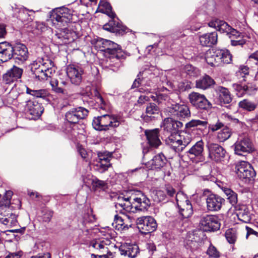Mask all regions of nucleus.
<instances>
[{
	"label": "nucleus",
	"instance_id": "obj_5",
	"mask_svg": "<svg viewBox=\"0 0 258 258\" xmlns=\"http://www.w3.org/2000/svg\"><path fill=\"white\" fill-rule=\"evenodd\" d=\"M205 59L212 67L218 66L223 63H230L232 55L227 49H212L206 52Z\"/></svg>",
	"mask_w": 258,
	"mask_h": 258
},
{
	"label": "nucleus",
	"instance_id": "obj_42",
	"mask_svg": "<svg viewBox=\"0 0 258 258\" xmlns=\"http://www.w3.org/2000/svg\"><path fill=\"white\" fill-rule=\"evenodd\" d=\"M231 136L230 129L226 125L218 133L217 139L220 142H224Z\"/></svg>",
	"mask_w": 258,
	"mask_h": 258
},
{
	"label": "nucleus",
	"instance_id": "obj_16",
	"mask_svg": "<svg viewBox=\"0 0 258 258\" xmlns=\"http://www.w3.org/2000/svg\"><path fill=\"white\" fill-rule=\"evenodd\" d=\"M25 109L27 113L32 116V119L39 118L44 111V108L41 103L36 100H31L26 101Z\"/></svg>",
	"mask_w": 258,
	"mask_h": 258
},
{
	"label": "nucleus",
	"instance_id": "obj_26",
	"mask_svg": "<svg viewBox=\"0 0 258 258\" xmlns=\"http://www.w3.org/2000/svg\"><path fill=\"white\" fill-rule=\"evenodd\" d=\"M148 144L151 147L157 148L161 144V141L159 139V129L146 130L145 131Z\"/></svg>",
	"mask_w": 258,
	"mask_h": 258
},
{
	"label": "nucleus",
	"instance_id": "obj_50",
	"mask_svg": "<svg viewBox=\"0 0 258 258\" xmlns=\"http://www.w3.org/2000/svg\"><path fill=\"white\" fill-rule=\"evenodd\" d=\"M110 40L104 39L101 38H98L96 40V44L101 49V50L104 51L106 50L107 45H109Z\"/></svg>",
	"mask_w": 258,
	"mask_h": 258
},
{
	"label": "nucleus",
	"instance_id": "obj_6",
	"mask_svg": "<svg viewBox=\"0 0 258 258\" xmlns=\"http://www.w3.org/2000/svg\"><path fill=\"white\" fill-rule=\"evenodd\" d=\"M8 53L10 56H8V60L13 59L16 63L22 64L29 57V52L28 48L25 44L20 42H17L12 44L9 43Z\"/></svg>",
	"mask_w": 258,
	"mask_h": 258
},
{
	"label": "nucleus",
	"instance_id": "obj_14",
	"mask_svg": "<svg viewBox=\"0 0 258 258\" xmlns=\"http://www.w3.org/2000/svg\"><path fill=\"white\" fill-rule=\"evenodd\" d=\"M168 111L171 114L180 120L188 118L190 116V111L188 106L184 104H180L173 101L168 107Z\"/></svg>",
	"mask_w": 258,
	"mask_h": 258
},
{
	"label": "nucleus",
	"instance_id": "obj_34",
	"mask_svg": "<svg viewBox=\"0 0 258 258\" xmlns=\"http://www.w3.org/2000/svg\"><path fill=\"white\" fill-rule=\"evenodd\" d=\"M50 85L52 88V90L57 93L60 97L66 98L68 97V91L64 89L62 86L58 85V81L55 79H52L50 82Z\"/></svg>",
	"mask_w": 258,
	"mask_h": 258
},
{
	"label": "nucleus",
	"instance_id": "obj_43",
	"mask_svg": "<svg viewBox=\"0 0 258 258\" xmlns=\"http://www.w3.org/2000/svg\"><path fill=\"white\" fill-rule=\"evenodd\" d=\"M9 42L6 41L0 42V60L2 62H6L8 60V56H10L8 53V45Z\"/></svg>",
	"mask_w": 258,
	"mask_h": 258
},
{
	"label": "nucleus",
	"instance_id": "obj_19",
	"mask_svg": "<svg viewBox=\"0 0 258 258\" xmlns=\"http://www.w3.org/2000/svg\"><path fill=\"white\" fill-rule=\"evenodd\" d=\"M214 90L217 96L216 101L217 104L226 106V105L229 104L232 101L230 93L226 88L217 86L214 87Z\"/></svg>",
	"mask_w": 258,
	"mask_h": 258
},
{
	"label": "nucleus",
	"instance_id": "obj_31",
	"mask_svg": "<svg viewBox=\"0 0 258 258\" xmlns=\"http://www.w3.org/2000/svg\"><path fill=\"white\" fill-rule=\"evenodd\" d=\"M215 83V81L209 75H205L196 81V87L203 90L210 88Z\"/></svg>",
	"mask_w": 258,
	"mask_h": 258
},
{
	"label": "nucleus",
	"instance_id": "obj_36",
	"mask_svg": "<svg viewBox=\"0 0 258 258\" xmlns=\"http://www.w3.org/2000/svg\"><path fill=\"white\" fill-rule=\"evenodd\" d=\"M99 6L103 8L100 9L101 13L106 14L111 18L115 17L116 15L112 11V7L108 2L106 0H100Z\"/></svg>",
	"mask_w": 258,
	"mask_h": 258
},
{
	"label": "nucleus",
	"instance_id": "obj_51",
	"mask_svg": "<svg viewBox=\"0 0 258 258\" xmlns=\"http://www.w3.org/2000/svg\"><path fill=\"white\" fill-rule=\"evenodd\" d=\"M42 62H41L40 61L39 62L36 60L34 61L32 63L30 64V71L29 72H35L40 68H44V66L47 64V62H43L44 60L42 59Z\"/></svg>",
	"mask_w": 258,
	"mask_h": 258
},
{
	"label": "nucleus",
	"instance_id": "obj_12",
	"mask_svg": "<svg viewBox=\"0 0 258 258\" xmlns=\"http://www.w3.org/2000/svg\"><path fill=\"white\" fill-rule=\"evenodd\" d=\"M189 102L196 108L208 111L212 109V104L205 95L198 92H191L188 96Z\"/></svg>",
	"mask_w": 258,
	"mask_h": 258
},
{
	"label": "nucleus",
	"instance_id": "obj_35",
	"mask_svg": "<svg viewBox=\"0 0 258 258\" xmlns=\"http://www.w3.org/2000/svg\"><path fill=\"white\" fill-rule=\"evenodd\" d=\"M28 73L31 79L35 81H42L47 79L48 74H47V72H44V68H40L35 72Z\"/></svg>",
	"mask_w": 258,
	"mask_h": 258
},
{
	"label": "nucleus",
	"instance_id": "obj_13",
	"mask_svg": "<svg viewBox=\"0 0 258 258\" xmlns=\"http://www.w3.org/2000/svg\"><path fill=\"white\" fill-rule=\"evenodd\" d=\"M209 26L214 28L222 33H225L229 38H238L239 36L240 32L232 28L227 23L223 20L218 19L210 21Z\"/></svg>",
	"mask_w": 258,
	"mask_h": 258
},
{
	"label": "nucleus",
	"instance_id": "obj_32",
	"mask_svg": "<svg viewBox=\"0 0 258 258\" xmlns=\"http://www.w3.org/2000/svg\"><path fill=\"white\" fill-rule=\"evenodd\" d=\"M92 188L95 192H107L109 184L107 181L101 180L97 178H92L91 181Z\"/></svg>",
	"mask_w": 258,
	"mask_h": 258
},
{
	"label": "nucleus",
	"instance_id": "obj_37",
	"mask_svg": "<svg viewBox=\"0 0 258 258\" xmlns=\"http://www.w3.org/2000/svg\"><path fill=\"white\" fill-rule=\"evenodd\" d=\"M240 108L247 111H253L257 107V104L248 99H244L238 103Z\"/></svg>",
	"mask_w": 258,
	"mask_h": 258
},
{
	"label": "nucleus",
	"instance_id": "obj_48",
	"mask_svg": "<svg viewBox=\"0 0 258 258\" xmlns=\"http://www.w3.org/2000/svg\"><path fill=\"white\" fill-rule=\"evenodd\" d=\"M13 195H4L3 198L0 200V207H10L11 204V200Z\"/></svg>",
	"mask_w": 258,
	"mask_h": 258
},
{
	"label": "nucleus",
	"instance_id": "obj_3",
	"mask_svg": "<svg viewBox=\"0 0 258 258\" xmlns=\"http://www.w3.org/2000/svg\"><path fill=\"white\" fill-rule=\"evenodd\" d=\"M208 122L206 120L192 119L185 124L184 130H182L178 135L182 141V144L185 150L192 141L190 132L195 130L202 131L206 128Z\"/></svg>",
	"mask_w": 258,
	"mask_h": 258
},
{
	"label": "nucleus",
	"instance_id": "obj_11",
	"mask_svg": "<svg viewBox=\"0 0 258 258\" xmlns=\"http://www.w3.org/2000/svg\"><path fill=\"white\" fill-rule=\"evenodd\" d=\"M208 151V158L216 163H221L224 161L227 154L226 150L217 143H208L206 145Z\"/></svg>",
	"mask_w": 258,
	"mask_h": 258
},
{
	"label": "nucleus",
	"instance_id": "obj_39",
	"mask_svg": "<svg viewBox=\"0 0 258 258\" xmlns=\"http://www.w3.org/2000/svg\"><path fill=\"white\" fill-rule=\"evenodd\" d=\"M177 207L179 210V213L183 219L190 217L193 214L192 205H184L182 208L177 203Z\"/></svg>",
	"mask_w": 258,
	"mask_h": 258
},
{
	"label": "nucleus",
	"instance_id": "obj_27",
	"mask_svg": "<svg viewBox=\"0 0 258 258\" xmlns=\"http://www.w3.org/2000/svg\"><path fill=\"white\" fill-rule=\"evenodd\" d=\"M224 201L225 200L218 195H209L207 198L208 210L211 211L219 210Z\"/></svg>",
	"mask_w": 258,
	"mask_h": 258
},
{
	"label": "nucleus",
	"instance_id": "obj_56",
	"mask_svg": "<svg viewBox=\"0 0 258 258\" xmlns=\"http://www.w3.org/2000/svg\"><path fill=\"white\" fill-rule=\"evenodd\" d=\"M148 217L149 216H143L139 217L137 219L136 224L137 225V227L141 233V232H142V231L141 230V227L143 226V225H145V222L147 221V219H148Z\"/></svg>",
	"mask_w": 258,
	"mask_h": 258
},
{
	"label": "nucleus",
	"instance_id": "obj_24",
	"mask_svg": "<svg viewBox=\"0 0 258 258\" xmlns=\"http://www.w3.org/2000/svg\"><path fill=\"white\" fill-rule=\"evenodd\" d=\"M166 145L176 153H180L185 149L178 135H170L165 140Z\"/></svg>",
	"mask_w": 258,
	"mask_h": 258
},
{
	"label": "nucleus",
	"instance_id": "obj_49",
	"mask_svg": "<svg viewBox=\"0 0 258 258\" xmlns=\"http://www.w3.org/2000/svg\"><path fill=\"white\" fill-rule=\"evenodd\" d=\"M126 192H138L141 194H144V188L139 184H131L128 186L127 188L124 190Z\"/></svg>",
	"mask_w": 258,
	"mask_h": 258
},
{
	"label": "nucleus",
	"instance_id": "obj_23",
	"mask_svg": "<svg viewBox=\"0 0 258 258\" xmlns=\"http://www.w3.org/2000/svg\"><path fill=\"white\" fill-rule=\"evenodd\" d=\"M167 160L165 156L160 153L155 155L153 158L146 164L147 168L151 170H159L163 168L166 164Z\"/></svg>",
	"mask_w": 258,
	"mask_h": 258
},
{
	"label": "nucleus",
	"instance_id": "obj_38",
	"mask_svg": "<svg viewBox=\"0 0 258 258\" xmlns=\"http://www.w3.org/2000/svg\"><path fill=\"white\" fill-rule=\"evenodd\" d=\"M142 197L143 198H136L134 199V201L139 204L141 211H146L151 205L150 201L146 195H142Z\"/></svg>",
	"mask_w": 258,
	"mask_h": 258
},
{
	"label": "nucleus",
	"instance_id": "obj_46",
	"mask_svg": "<svg viewBox=\"0 0 258 258\" xmlns=\"http://www.w3.org/2000/svg\"><path fill=\"white\" fill-rule=\"evenodd\" d=\"M127 256L131 258H135L136 257L137 254L139 253L140 251L139 246L137 244H132L129 243H127Z\"/></svg>",
	"mask_w": 258,
	"mask_h": 258
},
{
	"label": "nucleus",
	"instance_id": "obj_17",
	"mask_svg": "<svg viewBox=\"0 0 258 258\" xmlns=\"http://www.w3.org/2000/svg\"><path fill=\"white\" fill-rule=\"evenodd\" d=\"M23 70L16 66L9 69L3 75V81L6 84H11L18 81L22 77Z\"/></svg>",
	"mask_w": 258,
	"mask_h": 258
},
{
	"label": "nucleus",
	"instance_id": "obj_30",
	"mask_svg": "<svg viewBox=\"0 0 258 258\" xmlns=\"http://www.w3.org/2000/svg\"><path fill=\"white\" fill-rule=\"evenodd\" d=\"M160 113L159 107L154 103H150L146 107V115H142L143 119L149 122L154 119L155 115H158Z\"/></svg>",
	"mask_w": 258,
	"mask_h": 258
},
{
	"label": "nucleus",
	"instance_id": "obj_64",
	"mask_svg": "<svg viewBox=\"0 0 258 258\" xmlns=\"http://www.w3.org/2000/svg\"><path fill=\"white\" fill-rule=\"evenodd\" d=\"M226 196H229L227 199L233 206L237 203V195H226Z\"/></svg>",
	"mask_w": 258,
	"mask_h": 258
},
{
	"label": "nucleus",
	"instance_id": "obj_61",
	"mask_svg": "<svg viewBox=\"0 0 258 258\" xmlns=\"http://www.w3.org/2000/svg\"><path fill=\"white\" fill-rule=\"evenodd\" d=\"M25 230H26V227H23L20 229L7 230L3 232L4 233H6L7 235H9V234L7 233L8 232H11V233H20L21 235H22L25 233Z\"/></svg>",
	"mask_w": 258,
	"mask_h": 258
},
{
	"label": "nucleus",
	"instance_id": "obj_22",
	"mask_svg": "<svg viewBox=\"0 0 258 258\" xmlns=\"http://www.w3.org/2000/svg\"><path fill=\"white\" fill-rule=\"evenodd\" d=\"M245 83L246 84H243V83L232 84V88L236 95L239 97H242L245 94L251 95L253 91L256 90L255 85H253L251 83Z\"/></svg>",
	"mask_w": 258,
	"mask_h": 258
},
{
	"label": "nucleus",
	"instance_id": "obj_10",
	"mask_svg": "<svg viewBox=\"0 0 258 258\" xmlns=\"http://www.w3.org/2000/svg\"><path fill=\"white\" fill-rule=\"evenodd\" d=\"M199 224L205 232H214L220 229L221 224L218 217L212 215H203L200 217Z\"/></svg>",
	"mask_w": 258,
	"mask_h": 258
},
{
	"label": "nucleus",
	"instance_id": "obj_60",
	"mask_svg": "<svg viewBox=\"0 0 258 258\" xmlns=\"http://www.w3.org/2000/svg\"><path fill=\"white\" fill-rule=\"evenodd\" d=\"M201 178L203 179L204 181H210L211 182H212L214 184H216L218 185L219 187H220V185L216 183L217 179L213 175H212L211 174H209L207 175H204L201 177Z\"/></svg>",
	"mask_w": 258,
	"mask_h": 258
},
{
	"label": "nucleus",
	"instance_id": "obj_25",
	"mask_svg": "<svg viewBox=\"0 0 258 258\" xmlns=\"http://www.w3.org/2000/svg\"><path fill=\"white\" fill-rule=\"evenodd\" d=\"M115 17L111 18L108 23L105 24L103 28L109 32L116 33L119 35H123L127 31V28L122 25L117 19V21L114 20Z\"/></svg>",
	"mask_w": 258,
	"mask_h": 258
},
{
	"label": "nucleus",
	"instance_id": "obj_4",
	"mask_svg": "<svg viewBox=\"0 0 258 258\" xmlns=\"http://www.w3.org/2000/svg\"><path fill=\"white\" fill-rule=\"evenodd\" d=\"M105 52L109 54V59L107 61L111 69L113 71H116L122 66V60L125 58L121 47L110 40Z\"/></svg>",
	"mask_w": 258,
	"mask_h": 258
},
{
	"label": "nucleus",
	"instance_id": "obj_18",
	"mask_svg": "<svg viewBox=\"0 0 258 258\" xmlns=\"http://www.w3.org/2000/svg\"><path fill=\"white\" fill-rule=\"evenodd\" d=\"M204 152V143L203 140H201L195 143L189 149L185 150L184 156L192 160L196 158L201 159L203 157Z\"/></svg>",
	"mask_w": 258,
	"mask_h": 258
},
{
	"label": "nucleus",
	"instance_id": "obj_54",
	"mask_svg": "<svg viewBox=\"0 0 258 258\" xmlns=\"http://www.w3.org/2000/svg\"><path fill=\"white\" fill-rule=\"evenodd\" d=\"M225 126L223 123L218 120L215 124H210L209 125V128L212 132H214L220 129L222 130Z\"/></svg>",
	"mask_w": 258,
	"mask_h": 258
},
{
	"label": "nucleus",
	"instance_id": "obj_28",
	"mask_svg": "<svg viewBox=\"0 0 258 258\" xmlns=\"http://www.w3.org/2000/svg\"><path fill=\"white\" fill-rule=\"evenodd\" d=\"M235 76L239 80V83L248 82L251 83L253 80V75L250 74L249 69L247 66L244 64L240 65L238 70L235 73Z\"/></svg>",
	"mask_w": 258,
	"mask_h": 258
},
{
	"label": "nucleus",
	"instance_id": "obj_8",
	"mask_svg": "<svg viewBox=\"0 0 258 258\" xmlns=\"http://www.w3.org/2000/svg\"><path fill=\"white\" fill-rule=\"evenodd\" d=\"M235 171L238 177L244 183H249L254 180L256 172L247 162H239L236 165Z\"/></svg>",
	"mask_w": 258,
	"mask_h": 258
},
{
	"label": "nucleus",
	"instance_id": "obj_45",
	"mask_svg": "<svg viewBox=\"0 0 258 258\" xmlns=\"http://www.w3.org/2000/svg\"><path fill=\"white\" fill-rule=\"evenodd\" d=\"M246 63L251 67L255 65L258 70V50L251 53L246 61Z\"/></svg>",
	"mask_w": 258,
	"mask_h": 258
},
{
	"label": "nucleus",
	"instance_id": "obj_52",
	"mask_svg": "<svg viewBox=\"0 0 258 258\" xmlns=\"http://www.w3.org/2000/svg\"><path fill=\"white\" fill-rule=\"evenodd\" d=\"M43 215L42 216L43 222L48 223L50 221L53 215V211L50 210H44L42 211Z\"/></svg>",
	"mask_w": 258,
	"mask_h": 258
},
{
	"label": "nucleus",
	"instance_id": "obj_20",
	"mask_svg": "<svg viewBox=\"0 0 258 258\" xmlns=\"http://www.w3.org/2000/svg\"><path fill=\"white\" fill-rule=\"evenodd\" d=\"M158 74V70L153 66H151L149 68H145L142 72V85L148 87H154V82L153 79L156 78Z\"/></svg>",
	"mask_w": 258,
	"mask_h": 258
},
{
	"label": "nucleus",
	"instance_id": "obj_47",
	"mask_svg": "<svg viewBox=\"0 0 258 258\" xmlns=\"http://www.w3.org/2000/svg\"><path fill=\"white\" fill-rule=\"evenodd\" d=\"M206 253L210 257L219 258L220 256V252L218 251L216 247L211 243L208 247Z\"/></svg>",
	"mask_w": 258,
	"mask_h": 258
},
{
	"label": "nucleus",
	"instance_id": "obj_15",
	"mask_svg": "<svg viewBox=\"0 0 258 258\" xmlns=\"http://www.w3.org/2000/svg\"><path fill=\"white\" fill-rule=\"evenodd\" d=\"M89 111L81 106L73 107L67 111L65 115L66 120L71 124H76L81 119L85 118Z\"/></svg>",
	"mask_w": 258,
	"mask_h": 258
},
{
	"label": "nucleus",
	"instance_id": "obj_9",
	"mask_svg": "<svg viewBox=\"0 0 258 258\" xmlns=\"http://www.w3.org/2000/svg\"><path fill=\"white\" fill-rule=\"evenodd\" d=\"M234 153L239 156H245L254 150L251 140L247 135H240L232 146Z\"/></svg>",
	"mask_w": 258,
	"mask_h": 258
},
{
	"label": "nucleus",
	"instance_id": "obj_33",
	"mask_svg": "<svg viewBox=\"0 0 258 258\" xmlns=\"http://www.w3.org/2000/svg\"><path fill=\"white\" fill-rule=\"evenodd\" d=\"M157 227V224L155 219L151 216H149L145 225L141 227L143 230L141 233L145 235L148 234L155 231Z\"/></svg>",
	"mask_w": 258,
	"mask_h": 258
},
{
	"label": "nucleus",
	"instance_id": "obj_7",
	"mask_svg": "<svg viewBox=\"0 0 258 258\" xmlns=\"http://www.w3.org/2000/svg\"><path fill=\"white\" fill-rule=\"evenodd\" d=\"M119 125V121L116 116L107 114L94 117L92 121L93 128L99 131H106L110 128L116 127Z\"/></svg>",
	"mask_w": 258,
	"mask_h": 258
},
{
	"label": "nucleus",
	"instance_id": "obj_2",
	"mask_svg": "<svg viewBox=\"0 0 258 258\" xmlns=\"http://www.w3.org/2000/svg\"><path fill=\"white\" fill-rule=\"evenodd\" d=\"M91 69L89 64H69L67 67V74L72 84L79 86Z\"/></svg>",
	"mask_w": 258,
	"mask_h": 258
},
{
	"label": "nucleus",
	"instance_id": "obj_59",
	"mask_svg": "<svg viewBox=\"0 0 258 258\" xmlns=\"http://www.w3.org/2000/svg\"><path fill=\"white\" fill-rule=\"evenodd\" d=\"M178 88L180 91L183 92L190 88V85L187 81H182L178 83Z\"/></svg>",
	"mask_w": 258,
	"mask_h": 258
},
{
	"label": "nucleus",
	"instance_id": "obj_53",
	"mask_svg": "<svg viewBox=\"0 0 258 258\" xmlns=\"http://www.w3.org/2000/svg\"><path fill=\"white\" fill-rule=\"evenodd\" d=\"M231 39V44L232 46H242L245 43V41L242 39L241 33H240L239 36L238 38H229Z\"/></svg>",
	"mask_w": 258,
	"mask_h": 258
},
{
	"label": "nucleus",
	"instance_id": "obj_55",
	"mask_svg": "<svg viewBox=\"0 0 258 258\" xmlns=\"http://www.w3.org/2000/svg\"><path fill=\"white\" fill-rule=\"evenodd\" d=\"M29 10L25 8H21L18 15V18L20 20L23 21L28 18L30 16L28 14Z\"/></svg>",
	"mask_w": 258,
	"mask_h": 258
},
{
	"label": "nucleus",
	"instance_id": "obj_40",
	"mask_svg": "<svg viewBox=\"0 0 258 258\" xmlns=\"http://www.w3.org/2000/svg\"><path fill=\"white\" fill-rule=\"evenodd\" d=\"M182 72L189 78L196 77L200 74L199 70L190 64H186L183 67Z\"/></svg>",
	"mask_w": 258,
	"mask_h": 258
},
{
	"label": "nucleus",
	"instance_id": "obj_62",
	"mask_svg": "<svg viewBox=\"0 0 258 258\" xmlns=\"http://www.w3.org/2000/svg\"><path fill=\"white\" fill-rule=\"evenodd\" d=\"M140 76L142 77V72H141L138 75L137 78L134 81L132 89L138 88L141 85H142V79L140 78Z\"/></svg>",
	"mask_w": 258,
	"mask_h": 258
},
{
	"label": "nucleus",
	"instance_id": "obj_63",
	"mask_svg": "<svg viewBox=\"0 0 258 258\" xmlns=\"http://www.w3.org/2000/svg\"><path fill=\"white\" fill-rule=\"evenodd\" d=\"M47 61L49 63L50 67H45V66H44V72H45V73L47 72V74H48V75H47V78H48V77H50V75L52 74V71H53V72H54V70H52V69L51 68V67L53 66V62L51 60H48V59H47Z\"/></svg>",
	"mask_w": 258,
	"mask_h": 258
},
{
	"label": "nucleus",
	"instance_id": "obj_29",
	"mask_svg": "<svg viewBox=\"0 0 258 258\" xmlns=\"http://www.w3.org/2000/svg\"><path fill=\"white\" fill-rule=\"evenodd\" d=\"M200 41L202 45L204 46L211 47L217 42L218 34L216 31L204 34L199 37Z\"/></svg>",
	"mask_w": 258,
	"mask_h": 258
},
{
	"label": "nucleus",
	"instance_id": "obj_41",
	"mask_svg": "<svg viewBox=\"0 0 258 258\" xmlns=\"http://www.w3.org/2000/svg\"><path fill=\"white\" fill-rule=\"evenodd\" d=\"M26 93L36 98L45 99L48 95V92L45 89L32 90L26 87Z\"/></svg>",
	"mask_w": 258,
	"mask_h": 258
},
{
	"label": "nucleus",
	"instance_id": "obj_57",
	"mask_svg": "<svg viewBox=\"0 0 258 258\" xmlns=\"http://www.w3.org/2000/svg\"><path fill=\"white\" fill-rule=\"evenodd\" d=\"M95 169L100 173H103L108 170L107 166L100 163L99 161H96V163L94 165Z\"/></svg>",
	"mask_w": 258,
	"mask_h": 258
},
{
	"label": "nucleus",
	"instance_id": "obj_1",
	"mask_svg": "<svg viewBox=\"0 0 258 258\" xmlns=\"http://www.w3.org/2000/svg\"><path fill=\"white\" fill-rule=\"evenodd\" d=\"M68 9L62 7L56 9L51 15V19L53 25L60 31L56 35L59 39L69 40L71 33V31L66 26L71 21V16H66L65 14L68 11Z\"/></svg>",
	"mask_w": 258,
	"mask_h": 258
},
{
	"label": "nucleus",
	"instance_id": "obj_44",
	"mask_svg": "<svg viewBox=\"0 0 258 258\" xmlns=\"http://www.w3.org/2000/svg\"><path fill=\"white\" fill-rule=\"evenodd\" d=\"M95 97L96 102L98 104L99 108L105 110L109 108L108 103L103 98L96 89L95 90Z\"/></svg>",
	"mask_w": 258,
	"mask_h": 258
},
{
	"label": "nucleus",
	"instance_id": "obj_21",
	"mask_svg": "<svg viewBox=\"0 0 258 258\" xmlns=\"http://www.w3.org/2000/svg\"><path fill=\"white\" fill-rule=\"evenodd\" d=\"M164 129L169 132L170 135L178 134L182 131L183 123L180 121L173 119L172 118L168 117L164 120Z\"/></svg>",
	"mask_w": 258,
	"mask_h": 258
},
{
	"label": "nucleus",
	"instance_id": "obj_58",
	"mask_svg": "<svg viewBox=\"0 0 258 258\" xmlns=\"http://www.w3.org/2000/svg\"><path fill=\"white\" fill-rule=\"evenodd\" d=\"M225 237L227 241L230 244H234L236 241V236L230 231H227L225 233Z\"/></svg>",
	"mask_w": 258,
	"mask_h": 258
}]
</instances>
